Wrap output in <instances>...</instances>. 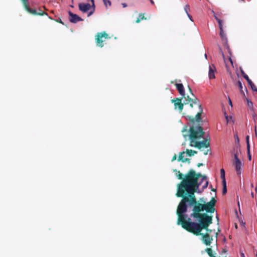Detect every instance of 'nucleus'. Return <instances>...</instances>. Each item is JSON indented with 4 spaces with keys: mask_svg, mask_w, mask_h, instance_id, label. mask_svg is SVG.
I'll return each mask as SVG.
<instances>
[{
    "mask_svg": "<svg viewBox=\"0 0 257 257\" xmlns=\"http://www.w3.org/2000/svg\"><path fill=\"white\" fill-rule=\"evenodd\" d=\"M196 184L195 181L186 182L179 190L178 197L182 199L176 210L177 223L195 235H201L203 229H205L206 233L210 235L212 230L208 227L212 223V216L207 213L214 212L216 201L214 198L207 203H205L203 199L197 201L195 195L194 187L197 188Z\"/></svg>",
    "mask_w": 257,
    "mask_h": 257,
    "instance_id": "nucleus-1",
    "label": "nucleus"
},
{
    "mask_svg": "<svg viewBox=\"0 0 257 257\" xmlns=\"http://www.w3.org/2000/svg\"><path fill=\"white\" fill-rule=\"evenodd\" d=\"M185 105L189 104V107L183 112V115L187 117L188 120L194 124L195 122L199 123L201 120V114L203 113V108L199 103L198 98L194 97L191 98L189 95H187L184 101Z\"/></svg>",
    "mask_w": 257,
    "mask_h": 257,
    "instance_id": "nucleus-2",
    "label": "nucleus"
},
{
    "mask_svg": "<svg viewBox=\"0 0 257 257\" xmlns=\"http://www.w3.org/2000/svg\"><path fill=\"white\" fill-rule=\"evenodd\" d=\"M174 172H175V175L177 178L179 180H182L181 182L178 184L177 186V191L176 194L177 197H178L177 194L180 188H181L182 185L186 183V182L195 181L196 184L195 185L197 186V188L194 187L196 192L197 189L201 184V182H198L199 178L201 177L202 181H203L204 180H206V179L205 176L202 175L200 173H196V172L193 169L189 170L184 176L180 172V171H178L177 169H174Z\"/></svg>",
    "mask_w": 257,
    "mask_h": 257,
    "instance_id": "nucleus-3",
    "label": "nucleus"
},
{
    "mask_svg": "<svg viewBox=\"0 0 257 257\" xmlns=\"http://www.w3.org/2000/svg\"><path fill=\"white\" fill-rule=\"evenodd\" d=\"M188 130V126L185 125L183 127L181 132L183 133V136L184 138L189 137L190 141V144L194 143L196 140H199L202 138L204 135L205 132L201 126L198 124L197 125H193L190 126L189 129V134H185L187 133Z\"/></svg>",
    "mask_w": 257,
    "mask_h": 257,
    "instance_id": "nucleus-4",
    "label": "nucleus"
},
{
    "mask_svg": "<svg viewBox=\"0 0 257 257\" xmlns=\"http://www.w3.org/2000/svg\"><path fill=\"white\" fill-rule=\"evenodd\" d=\"M109 38L108 35L105 32L98 33L95 36L96 45L99 47H103V42Z\"/></svg>",
    "mask_w": 257,
    "mask_h": 257,
    "instance_id": "nucleus-5",
    "label": "nucleus"
},
{
    "mask_svg": "<svg viewBox=\"0 0 257 257\" xmlns=\"http://www.w3.org/2000/svg\"><path fill=\"white\" fill-rule=\"evenodd\" d=\"M210 139H205L204 140L202 141H198V140H196L194 142V143L190 144V145L192 147H194L195 148H198V149H201L202 148H208L210 147Z\"/></svg>",
    "mask_w": 257,
    "mask_h": 257,
    "instance_id": "nucleus-6",
    "label": "nucleus"
},
{
    "mask_svg": "<svg viewBox=\"0 0 257 257\" xmlns=\"http://www.w3.org/2000/svg\"><path fill=\"white\" fill-rule=\"evenodd\" d=\"M23 6L25 10L29 13L34 15L44 16L47 15V13L43 11H40L39 12H37L35 10L32 9L29 7L28 4V0H26V2H22Z\"/></svg>",
    "mask_w": 257,
    "mask_h": 257,
    "instance_id": "nucleus-7",
    "label": "nucleus"
},
{
    "mask_svg": "<svg viewBox=\"0 0 257 257\" xmlns=\"http://www.w3.org/2000/svg\"><path fill=\"white\" fill-rule=\"evenodd\" d=\"M183 98H175L171 100V102L174 104V109H178L179 112H181L183 110L184 103L182 102Z\"/></svg>",
    "mask_w": 257,
    "mask_h": 257,
    "instance_id": "nucleus-8",
    "label": "nucleus"
},
{
    "mask_svg": "<svg viewBox=\"0 0 257 257\" xmlns=\"http://www.w3.org/2000/svg\"><path fill=\"white\" fill-rule=\"evenodd\" d=\"M69 21L72 23H76L79 21H82L83 20L76 14H74L71 11H69Z\"/></svg>",
    "mask_w": 257,
    "mask_h": 257,
    "instance_id": "nucleus-9",
    "label": "nucleus"
},
{
    "mask_svg": "<svg viewBox=\"0 0 257 257\" xmlns=\"http://www.w3.org/2000/svg\"><path fill=\"white\" fill-rule=\"evenodd\" d=\"M202 242L206 245H210L213 238L208 233H201Z\"/></svg>",
    "mask_w": 257,
    "mask_h": 257,
    "instance_id": "nucleus-10",
    "label": "nucleus"
},
{
    "mask_svg": "<svg viewBox=\"0 0 257 257\" xmlns=\"http://www.w3.org/2000/svg\"><path fill=\"white\" fill-rule=\"evenodd\" d=\"M234 159L235 170L237 174L240 175L241 174V162L238 159L236 154H234Z\"/></svg>",
    "mask_w": 257,
    "mask_h": 257,
    "instance_id": "nucleus-11",
    "label": "nucleus"
},
{
    "mask_svg": "<svg viewBox=\"0 0 257 257\" xmlns=\"http://www.w3.org/2000/svg\"><path fill=\"white\" fill-rule=\"evenodd\" d=\"M175 85L179 93L182 96V98H184L185 99L186 98V96L185 94V90L183 85L182 83H176Z\"/></svg>",
    "mask_w": 257,
    "mask_h": 257,
    "instance_id": "nucleus-12",
    "label": "nucleus"
},
{
    "mask_svg": "<svg viewBox=\"0 0 257 257\" xmlns=\"http://www.w3.org/2000/svg\"><path fill=\"white\" fill-rule=\"evenodd\" d=\"M91 8V5L89 4H80L79 5V10L83 13L88 12Z\"/></svg>",
    "mask_w": 257,
    "mask_h": 257,
    "instance_id": "nucleus-13",
    "label": "nucleus"
},
{
    "mask_svg": "<svg viewBox=\"0 0 257 257\" xmlns=\"http://www.w3.org/2000/svg\"><path fill=\"white\" fill-rule=\"evenodd\" d=\"M216 72V68L214 65H212L209 66L208 76L210 79H214L215 78V72Z\"/></svg>",
    "mask_w": 257,
    "mask_h": 257,
    "instance_id": "nucleus-14",
    "label": "nucleus"
},
{
    "mask_svg": "<svg viewBox=\"0 0 257 257\" xmlns=\"http://www.w3.org/2000/svg\"><path fill=\"white\" fill-rule=\"evenodd\" d=\"M212 13L213 14V16H214L215 19L216 20V21L218 23V26H219V30L223 29V26H222L223 21L222 20H221L220 19H219L216 16V14L215 13V12L214 11H212Z\"/></svg>",
    "mask_w": 257,
    "mask_h": 257,
    "instance_id": "nucleus-15",
    "label": "nucleus"
},
{
    "mask_svg": "<svg viewBox=\"0 0 257 257\" xmlns=\"http://www.w3.org/2000/svg\"><path fill=\"white\" fill-rule=\"evenodd\" d=\"M147 18L145 17L144 13H140L139 14V17L138 18L136 21V23H139L141 20H146Z\"/></svg>",
    "mask_w": 257,
    "mask_h": 257,
    "instance_id": "nucleus-16",
    "label": "nucleus"
},
{
    "mask_svg": "<svg viewBox=\"0 0 257 257\" xmlns=\"http://www.w3.org/2000/svg\"><path fill=\"white\" fill-rule=\"evenodd\" d=\"M225 171L224 169L222 168L220 169V178L222 179V183H224V181H226L225 178Z\"/></svg>",
    "mask_w": 257,
    "mask_h": 257,
    "instance_id": "nucleus-17",
    "label": "nucleus"
},
{
    "mask_svg": "<svg viewBox=\"0 0 257 257\" xmlns=\"http://www.w3.org/2000/svg\"><path fill=\"white\" fill-rule=\"evenodd\" d=\"M219 30H220V37L221 38V39L223 40H224V41H226V42H227V38L226 37V35H225L223 30V29H220Z\"/></svg>",
    "mask_w": 257,
    "mask_h": 257,
    "instance_id": "nucleus-18",
    "label": "nucleus"
},
{
    "mask_svg": "<svg viewBox=\"0 0 257 257\" xmlns=\"http://www.w3.org/2000/svg\"><path fill=\"white\" fill-rule=\"evenodd\" d=\"M225 46H226V49H227V51H228V53H229V55H230V56H229V58H228V59H229V61L230 62V63H231V64H233V63H232V59H231V50H230V48H229V46H228V44L227 43V42H226Z\"/></svg>",
    "mask_w": 257,
    "mask_h": 257,
    "instance_id": "nucleus-19",
    "label": "nucleus"
},
{
    "mask_svg": "<svg viewBox=\"0 0 257 257\" xmlns=\"http://www.w3.org/2000/svg\"><path fill=\"white\" fill-rule=\"evenodd\" d=\"M186 153H187V155H188L189 156H192L194 154H196L197 152L195 151H194V150L187 149L186 150Z\"/></svg>",
    "mask_w": 257,
    "mask_h": 257,
    "instance_id": "nucleus-20",
    "label": "nucleus"
},
{
    "mask_svg": "<svg viewBox=\"0 0 257 257\" xmlns=\"http://www.w3.org/2000/svg\"><path fill=\"white\" fill-rule=\"evenodd\" d=\"M241 73L243 78L247 81V83L250 82L251 80L249 78L247 75L242 70L241 71Z\"/></svg>",
    "mask_w": 257,
    "mask_h": 257,
    "instance_id": "nucleus-21",
    "label": "nucleus"
},
{
    "mask_svg": "<svg viewBox=\"0 0 257 257\" xmlns=\"http://www.w3.org/2000/svg\"><path fill=\"white\" fill-rule=\"evenodd\" d=\"M184 154H185L184 152H182L179 153V157L178 159V161L183 162V160L184 159Z\"/></svg>",
    "mask_w": 257,
    "mask_h": 257,
    "instance_id": "nucleus-22",
    "label": "nucleus"
},
{
    "mask_svg": "<svg viewBox=\"0 0 257 257\" xmlns=\"http://www.w3.org/2000/svg\"><path fill=\"white\" fill-rule=\"evenodd\" d=\"M248 84L250 85L251 89L253 91H257V88H256L255 85L253 83V82L251 81V80H250V82H248Z\"/></svg>",
    "mask_w": 257,
    "mask_h": 257,
    "instance_id": "nucleus-23",
    "label": "nucleus"
},
{
    "mask_svg": "<svg viewBox=\"0 0 257 257\" xmlns=\"http://www.w3.org/2000/svg\"><path fill=\"white\" fill-rule=\"evenodd\" d=\"M224 183H222L223 185V189H222V194H225L227 192V188H226V181H224Z\"/></svg>",
    "mask_w": 257,
    "mask_h": 257,
    "instance_id": "nucleus-24",
    "label": "nucleus"
},
{
    "mask_svg": "<svg viewBox=\"0 0 257 257\" xmlns=\"http://www.w3.org/2000/svg\"><path fill=\"white\" fill-rule=\"evenodd\" d=\"M247 106L251 110L253 108V103L252 102L248 99H246Z\"/></svg>",
    "mask_w": 257,
    "mask_h": 257,
    "instance_id": "nucleus-25",
    "label": "nucleus"
},
{
    "mask_svg": "<svg viewBox=\"0 0 257 257\" xmlns=\"http://www.w3.org/2000/svg\"><path fill=\"white\" fill-rule=\"evenodd\" d=\"M237 85L238 86L239 89H240L241 92H243L242 90V85L240 81L238 80L237 82Z\"/></svg>",
    "mask_w": 257,
    "mask_h": 257,
    "instance_id": "nucleus-26",
    "label": "nucleus"
},
{
    "mask_svg": "<svg viewBox=\"0 0 257 257\" xmlns=\"http://www.w3.org/2000/svg\"><path fill=\"white\" fill-rule=\"evenodd\" d=\"M205 177L207 178L206 176H205ZM204 181H205V183L204 185L203 186V188H206L207 187L208 185V181H207V178L206 179V180H204L203 181H202V180H201V181L199 182H201V183H202Z\"/></svg>",
    "mask_w": 257,
    "mask_h": 257,
    "instance_id": "nucleus-27",
    "label": "nucleus"
},
{
    "mask_svg": "<svg viewBox=\"0 0 257 257\" xmlns=\"http://www.w3.org/2000/svg\"><path fill=\"white\" fill-rule=\"evenodd\" d=\"M103 2L106 7H107V4H108L109 6H111V3L109 0H103Z\"/></svg>",
    "mask_w": 257,
    "mask_h": 257,
    "instance_id": "nucleus-28",
    "label": "nucleus"
},
{
    "mask_svg": "<svg viewBox=\"0 0 257 257\" xmlns=\"http://www.w3.org/2000/svg\"><path fill=\"white\" fill-rule=\"evenodd\" d=\"M184 11H185L186 14H189L188 12L190 11V6L188 5H185L184 7Z\"/></svg>",
    "mask_w": 257,
    "mask_h": 257,
    "instance_id": "nucleus-29",
    "label": "nucleus"
},
{
    "mask_svg": "<svg viewBox=\"0 0 257 257\" xmlns=\"http://www.w3.org/2000/svg\"><path fill=\"white\" fill-rule=\"evenodd\" d=\"M219 53L221 54V55H222V58H223V60L224 61H225V56H224V54L222 50V49L219 48Z\"/></svg>",
    "mask_w": 257,
    "mask_h": 257,
    "instance_id": "nucleus-30",
    "label": "nucleus"
},
{
    "mask_svg": "<svg viewBox=\"0 0 257 257\" xmlns=\"http://www.w3.org/2000/svg\"><path fill=\"white\" fill-rule=\"evenodd\" d=\"M91 2L92 3V5H93V10L92 12H90L88 15V16H90V15H91L93 13V11H94V0H91Z\"/></svg>",
    "mask_w": 257,
    "mask_h": 257,
    "instance_id": "nucleus-31",
    "label": "nucleus"
},
{
    "mask_svg": "<svg viewBox=\"0 0 257 257\" xmlns=\"http://www.w3.org/2000/svg\"><path fill=\"white\" fill-rule=\"evenodd\" d=\"M188 90H189V92H190V94H191L192 96H193L195 97V96H194V94H193V92H192V91L191 88H190V87L189 85L188 86Z\"/></svg>",
    "mask_w": 257,
    "mask_h": 257,
    "instance_id": "nucleus-32",
    "label": "nucleus"
},
{
    "mask_svg": "<svg viewBox=\"0 0 257 257\" xmlns=\"http://www.w3.org/2000/svg\"><path fill=\"white\" fill-rule=\"evenodd\" d=\"M188 90H189V92H190V94H191L192 96H193L195 97V96H194V94H193V92H192V91L191 88H190V87L189 85L188 86Z\"/></svg>",
    "mask_w": 257,
    "mask_h": 257,
    "instance_id": "nucleus-33",
    "label": "nucleus"
},
{
    "mask_svg": "<svg viewBox=\"0 0 257 257\" xmlns=\"http://www.w3.org/2000/svg\"><path fill=\"white\" fill-rule=\"evenodd\" d=\"M183 163H185V162H188V163H190V160L188 158H185L183 162Z\"/></svg>",
    "mask_w": 257,
    "mask_h": 257,
    "instance_id": "nucleus-34",
    "label": "nucleus"
},
{
    "mask_svg": "<svg viewBox=\"0 0 257 257\" xmlns=\"http://www.w3.org/2000/svg\"><path fill=\"white\" fill-rule=\"evenodd\" d=\"M247 156H248V160L249 161H250L251 159V155H250V151L249 152H247Z\"/></svg>",
    "mask_w": 257,
    "mask_h": 257,
    "instance_id": "nucleus-35",
    "label": "nucleus"
},
{
    "mask_svg": "<svg viewBox=\"0 0 257 257\" xmlns=\"http://www.w3.org/2000/svg\"><path fill=\"white\" fill-rule=\"evenodd\" d=\"M176 159H177V155L176 154H175L172 159V161L173 162V161L176 160Z\"/></svg>",
    "mask_w": 257,
    "mask_h": 257,
    "instance_id": "nucleus-36",
    "label": "nucleus"
},
{
    "mask_svg": "<svg viewBox=\"0 0 257 257\" xmlns=\"http://www.w3.org/2000/svg\"><path fill=\"white\" fill-rule=\"evenodd\" d=\"M249 137L248 136H247L246 137V141L247 144L249 143Z\"/></svg>",
    "mask_w": 257,
    "mask_h": 257,
    "instance_id": "nucleus-37",
    "label": "nucleus"
},
{
    "mask_svg": "<svg viewBox=\"0 0 257 257\" xmlns=\"http://www.w3.org/2000/svg\"><path fill=\"white\" fill-rule=\"evenodd\" d=\"M249 148H250L249 144L248 143V144H247V152H249L250 151Z\"/></svg>",
    "mask_w": 257,
    "mask_h": 257,
    "instance_id": "nucleus-38",
    "label": "nucleus"
},
{
    "mask_svg": "<svg viewBox=\"0 0 257 257\" xmlns=\"http://www.w3.org/2000/svg\"><path fill=\"white\" fill-rule=\"evenodd\" d=\"M188 17L189 18V19L192 21V17L190 15H189V14H187Z\"/></svg>",
    "mask_w": 257,
    "mask_h": 257,
    "instance_id": "nucleus-39",
    "label": "nucleus"
},
{
    "mask_svg": "<svg viewBox=\"0 0 257 257\" xmlns=\"http://www.w3.org/2000/svg\"><path fill=\"white\" fill-rule=\"evenodd\" d=\"M203 165V164L202 163H198L197 165V167H201V166H202Z\"/></svg>",
    "mask_w": 257,
    "mask_h": 257,
    "instance_id": "nucleus-40",
    "label": "nucleus"
},
{
    "mask_svg": "<svg viewBox=\"0 0 257 257\" xmlns=\"http://www.w3.org/2000/svg\"><path fill=\"white\" fill-rule=\"evenodd\" d=\"M210 151V150H207V151H205L204 152V154L205 155H207L208 154V152Z\"/></svg>",
    "mask_w": 257,
    "mask_h": 257,
    "instance_id": "nucleus-41",
    "label": "nucleus"
},
{
    "mask_svg": "<svg viewBox=\"0 0 257 257\" xmlns=\"http://www.w3.org/2000/svg\"><path fill=\"white\" fill-rule=\"evenodd\" d=\"M121 5H122L123 8H125L127 7V5L125 3H122Z\"/></svg>",
    "mask_w": 257,
    "mask_h": 257,
    "instance_id": "nucleus-42",
    "label": "nucleus"
},
{
    "mask_svg": "<svg viewBox=\"0 0 257 257\" xmlns=\"http://www.w3.org/2000/svg\"><path fill=\"white\" fill-rule=\"evenodd\" d=\"M256 117V115L255 114L253 115V118L254 121H255Z\"/></svg>",
    "mask_w": 257,
    "mask_h": 257,
    "instance_id": "nucleus-43",
    "label": "nucleus"
},
{
    "mask_svg": "<svg viewBox=\"0 0 257 257\" xmlns=\"http://www.w3.org/2000/svg\"><path fill=\"white\" fill-rule=\"evenodd\" d=\"M255 136L257 137V132L256 130V126H255Z\"/></svg>",
    "mask_w": 257,
    "mask_h": 257,
    "instance_id": "nucleus-44",
    "label": "nucleus"
},
{
    "mask_svg": "<svg viewBox=\"0 0 257 257\" xmlns=\"http://www.w3.org/2000/svg\"><path fill=\"white\" fill-rule=\"evenodd\" d=\"M57 22H59V23H61V24H64V23L62 22V21L61 20H59V21L57 20Z\"/></svg>",
    "mask_w": 257,
    "mask_h": 257,
    "instance_id": "nucleus-45",
    "label": "nucleus"
},
{
    "mask_svg": "<svg viewBox=\"0 0 257 257\" xmlns=\"http://www.w3.org/2000/svg\"><path fill=\"white\" fill-rule=\"evenodd\" d=\"M150 1L152 5H154L155 3L153 0H150Z\"/></svg>",
    "mask_w": 257,
    "mask_h": 257,
    "instance_id": "nucleus-46",
    "label": "nucleus"
},
{
    "mask_svg": "<svg viewBox=\"0 0 257 257\" xmlns=\"http://www.w3.org/2000/svg\"><path fill=\"white\" fill-rule=\"evenodd\" d=\"M240 255L241 257H245L244 253L242 252L240 253Z\"/></svg>",
    "mask_w": 257,
    "mask_h": 257,
    "instance_id": "nucleus-47",
    "label": "nucleus"
},
{
    "mask_svg": "<svg viewBox=\"0 0 257 257\" xmlns=\"http://www.w3.org/2000/svg\"><path fill=\"white\" fill-rule=\"evenodd\" d=\"M229 104L232 105V102H231V101L230 99H229Z\"/></svg>",
    "mask_w": 257,
    "mask_h": 257,
    "instance_id": "nucleus-48",
    "label": "nucleus"
},
{
    "mask_svg": "<svg viewBox=\"0 0 257 257\" xmlns=\"http://www.w3.org/2000/svg\"><path fill=\"white\" fill-rule=\"evenodd\" d=\"M251 196H252V197H253V196H254V194H253V192H251Z\"/></svg>",
    "mask_w": 257,
    "mask_h": 257,
    "instance_id": "nucleus-49",
    "label": "nucleus"
},
{
    "mask_svg": "<svg viewBox=\"0 0 257 257\" xmlns=\"http://www.w3.org/2000/svg\"><path fill=\"white\" fill-rule=\"evenodd\" d=\"M255 190L256 192H257V186H256V188L255 189Z\"/></svg>",
    "mask_w": 257,
    "mask_h": 257,
    "instance_id": "nucleus-50",
    "label": "nucleus"
},
{
    "mask_svg": "<svg viewBox=\"0 0 257 257\" xmlns=\"http://www.w3.org/2000/svg\"><path fill=\"white\" fill-rule=\"evenodd\" d=\"M216 219H217V220H219L218 217L217 216H216Z\"/></svg>",
    "mask_w": 257,
    "mask_h": 257,
    "instance_id": "nucleus-51",
    "label": "nucleus"
},
{
    "mask_svg": "<svg viewBox=\"0 0 257 257\" xmlns=\"http://www.w3.org/2000/svg\"><path fill=\"white\" fill-rule=\"evenodd\" d=\"M226 119L227 120L228 117L227 116H225Z\"/></svg>",
    "mask_w": 257,
    "mask_h": 257,
    "instance_id": "nucleus-52",
    "label": "nucleus"
},
{
    "mask_svg": "<svg viewBox=\"0 0 257 257\" xmlns=\"http://www.w3.org/2000/svg\"><path fill=\"white\" fill-rule=\"evenodd\" d=\"M212 191H215V189H212Z\"/></svg>",
    "mask_w": 257,
    "mask_h": 257,
    "instance_id": "nucleus-53",
    "label": "nucleus"
},
{
    "mask_svg": "<svg viewBox=\"0 0 257 257\" xmlns=\"http://www.w3.org/2000/svg\"><path fill=\"white\" fill-rule=\"evenodd\" d=\"M26 0H21L22 2L24 1V2H26Z\"/></svg>",
    "mask_w": 257,
    "mask_h": 257,
    "instance_id": "nucleus-54",
    "label": "nucleus"
},
{
    "mask_svg": "<svg viewBox=\"0 0 257 257\" xmlns=\"http://www.w3.org/2000/svg\"><path fill=\"white\" fill-rule=\"evenodd\" d=\"M256 256L257 257V253L256 254Z\"/></svg>",
    "mask_w": 257,
    "mask_h": 257,
    "instance_id": "nucleus-55",
    "label": "nucleus"
},
{
    "mask_svg": "<svg viewBox=\"0 0 257 257\" xmlns=\"http://www.w3.org/2000/svg\"><path fill=\"white\" fill-rule=\"evenodd\" d=\"M256 92H257V90L256 91Z\"/></svg>",
    "mask_w": 257,
    "mask_h": 257,
    "instance_id": "nucleus-56",
    "label": "nucleus"
}]
</instances>
